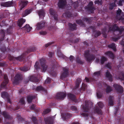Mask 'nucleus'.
Masks as SVG:
<instances>
[{"label": "nucleus", "instance_id": "obj_49", "mask_svg": "<svg viewBox=\"0 0 124 124\" xmlns=\"http://www.w3.org/2000/svg\"><path fill=\"white\" fill-rule=\"evenodd\" d=\"M73 58V57L72 56H71L70 57V60H71Z\"/></svg>", "mask_w": 124, "mask_h": 124}, {"label": "nucleus", "instance_id": "obj_13", "mask_svg": "<svg viewBox=\"0 0 124 124\" xmlns=\"http://www.w3.org/2000/svg\"><path fill=\"white\" fill-rule=\"evenodd\" d=\"M27 2L23 1L20 4V6L21 8H23L27 4Z\"/></svg>", "mask_w": 124, "mask_h": 124}, {"label": "nucleus", "instance_id": "obj_3", "mask_svg": "<svg viewBox=\"0 0 124 124\" xmlns=\"http://www.w3.org/2000/svg\"><path fill=\"white\" fill-rule=\"evenodd\" d=\"M4 78L5 80L3 83L1 84V86L2 87H4L8 83V81L7 75H5L4 77Z\"/></svg>", "mask_w": 124, "mask_h": 124}, {"label": "nucleus", "instance_id": "obj_63", "mask_svg": "<svg viewBox=\"0 0 124 124\" xmlns=\"http://www.w3.org/2000/svg\"><path fill=\"white\" fill-rule=\"evenodd\" d=\"M32 77H31V78H32Z\"/></svg>", "mask_w": 124, "mask_h": 124}, {"label": "nucleus", "instance_id": "obj_22", "mask_svg": "<svg viewBox=\"0 0 124 124\" xmlns=\"http://www.w3.org/2000/svg\"><path fill=\"white\" fill-rule=\"evenodd\" d=\"M8 95V93L5 92H4L2 93L1 96L3 97L4 96L6 97Z\"/></svg>", "mask_w": 124, "mask_h": 124}, {"label": "nucleus", "instance_id": "obj_51", "mask_svg": "<svg viewBox=\"0 0 124 124\" xmlns=\"http://www.w3.org/2000/svg\"><path fill=\"white\" fill-rule=\"evenodd\" d=\"M97 96L98 97H101V96H99V95H98V93H97Z\"/></svg>", "mask_w": 124, "mask_h": 124}, {"label": "nucleus", "instance_id": "obj_20", "mask_svg": "<svg viewBox=\"0 0 124 124\" xmlns=\"http://www.w3.org/2000/svg\"><path fill=\"white\" fill-rule=\"evenodd\" d=\"M106 76L109 79L111 77L110 73L108 71L106 72Z\"/></svg>", "mask_w": 124, "mask_h": 124}, {"label": "nucleus", "instance_id": "obj_58", "mask_svg": "<svg viewBox=\"0 0 124 124\" xmlns=\"http://www.w3.org/2000/svg\"><path fill=\"white\" fill-rule=\"evenodd\" d=\"M113 4V5L114 6H114H115V4Z\"/></svg>", "mask_w": 124, "mask_h": 124}, {"label": "nucleus", "instance_id": "obj_59", "mask_svg": "<svg viewBox=\"0 0 124 124\" xmlns=\"http://www.w3.org/2000/svg\"><path fill=\"white\" fill-rule=\"evenodd\" d=\"M54 19H55V20H56L57 19V18H54Z\"/></svg>", "mask_w": 124, "mask_h": 124}, {"label": "nucleus", "instance_id": "obj_34", "mask_svg": "<svg viewBox=\"0 0 124 124\" xmlns=\"http://www.w3.org/2000/svg\"><path fill=\"white\" fill-rule=\"evenodd\" d=\"M35 107V105L34 104H32L30 107L31 109H33Z\"/></svg>", "mask_w": 124, "mask_h": 124}, {"label": "nucleus", "instance_id": "obj_12", "mask_svg": "<svg viewBox=\"0 0 124 124\" xmlns=\"http://www.w3.org/2000/svg\"><path fill=\"white\" fill-rule=\"evenodd\" d=\"M108 46L112 48L114 51L116 50V46L115 44L114 43L110 44L108 45Z\"/></svg>", "mask_w": 124, "mask_h": 124}, {"label": "nucleus", "instance_id": "obj_24", "mask_svg": "<svg viewBox=\"0 0 124 124\" xmlns=\"http://www.w3.org/2000/svg\"><path fill=\"white\" fill-rule=\"evenodd\" d=\"M98 106L100 108H102L103 107V104L102 102H100L98 103Z\"/></svg>", "mask_w": 124, "mask_h": 124}, {"label": "nucleus", "instance_id": "obj_55", "mask_svg": "<svg viewBox=\"0 0 124 124\" xmlns=\"http://www.w3.org/2000/svg\"><path fill=\"white\" fill-rule=\"evenodd\" d=\"M90 3L91 4H93V2H90Z\"/></svg>", "mask_w": 124, "mask_h": 124}, {"label": "nucleus", "instance_id": "obj_7", "mask_svg": "<svg viewBox=\"0 0 124 124\" xmlns=\"http://www.w3.org/2000/svg\"><path fill=\"white\" fill-rule=\"evenodd\" d=\"M57 96L58 97L57 98H58L61 99L65 97V94L62 93H58Z\"/></svg>", "mask_w": 124, "mask_h": 124}, {"label": "nucleus", "instance_id": "obj_43", "mask_svg": "<svg viewBox=\"0 0 124 124\" xmlns=\"http://www.w3.org/2000/svg\"><path fill=\"white\" fill-rule=\"evenodd\" d=\"M122 2L121 1H120L119 2L118 4L119 5V6H122Z\"/></svg>", "mask_w": 124, "mask_h": 124}, {"label": "nucleus", "instance_id": "obj_5", "mask_svg": "<svg viewBox=\"0 0 124 124\" xmlns=\"http://www.w3.org/2000/svg\"><path fill=\"white\" fill-rule=\"evenodd\" d=\"M39 15L40 18L43 19L45 16V13L44 10H40L39 12Z\"/></svg>", "mask_w": 124, "mask_h": 124}, {"label": "nucleus", "instance_id": "obj_44", "mask_svg": "<svg viewBox=\"0 0 124 124\" xmlns=\"http://www.w3.org/2000/svg\"><path fill=\"white\" fill-rule=\"evenodd\" d=\"M50 43H48L45 45V46L46 47H47L49 45H50Z\"/></svg>", "mask_w": 124, "mask_h": 124}, {"label": "nucleus", "instance_id": "obj_31", "mask_svg": "<svg viewBox=\"0 0 124 124\" xmlns=\"http://www.w3.org/2000/svg\"><path fill=\"white\" fill-rule=\"evenodd\" d=\"M73 111H74L75 112H76L77 111V109L75 107H73L72 108Z\"/></svg>", "mask_w": 124, "mask_h": 124}, {"label": "nucleus", "instance_id": "obj_30", "mask_svg": "<svg viewBox=\"0 0 124 124\" xmlns=\"http://www.w3.org/2000/svg\"><path fill=\"white\" fill-rule=\"evenodd\" d=\"M21 70L23 71H26L28 70V69L25 67L21 69Z\"/></svg>", "mask_w": 124, "mask_h": 124}, {"label": "nucleus", "instance_id": "obj_29", "mask_svg": "<svg viewBox=\"0 0 124 124\" xmlns=\"http://www.w3.org/2000/svg\"><path fill=\"white\" fill-rule=\"evenodd\" d=\"M32 99L31 97H28V98L27 100V101H28V102H30L32 100Z\"/></svg>", "mask_w": 124, "mask_h": 124}, {"label": "nucleus", "instance_id": "obj_9", "mask_svg": "<svg viewBox=\"0 0 124 124\" xmlns=\"http://www.w3.org/2000/svg\"><path fill=\"white\" fill-rule=\"evenodd\" d=\"M23 28L27 32L30 31L32 29V28L30 27L29 25L26 24Z\"/></svg>", "mask_w": 124, "mask_h": 124}, {"label": "nucleus", "instance_id": "obj_26", "mask_svg": "<svg viewBox=\"0 0 124 124\" xmlns=\"http://www.w3.org/2000/svg\"><path fill=\"white\" fill-rule=\"evenodd\" d=\"M51 110L50 109H47L44 111V112L45 114L49 112Z\"/></svg>", "mask_w": 124, "mask_h": 124}, {"label": "nucleus", "instance_id": "obj_4", "mask_svg": "<svg viewBox=\"0 0 124 124\" xmlns=\"http://www.w3.org/2000/svg\"><path fill=\"white\" fill-rule=\"evenodd\" d=\"M114 86L116 89H116L117 90L119 91L120 92H122L123 91V89L121 86H119L118 85H114Z\"/></svg>", "mask_w": 124, "mask_h": 124}, {"label": "nucleus", "instance_id": "obj_25", "mask_svg": "<svg viewBox=\"0 0 124 124\" xmlns=\"http://www.w3.org/2000/svg\"><path fill=\"white\" fill-rule=\"evenodd\" d=\"M81 115L84 116H87L88 115L87 113L85 112H84L83 113H81Z\"/></svg>", "mask_w": 124, "mask_h": 124}, {"label": "nucleus", "instance_id": "obj_8", "mask_svg": "<svg viewBox=\"0 0 124 124\" xmlns=\"http://www.w3.org/2000/svg\"><path fill=\"white\" fill-rule=\"evenodd\" d=\"M66 2V0H60L58 4V5L59 7H61L65 4Z\"/></svg>", "mask_w": 124, "mask_h": 124}, {"label": "nucleus", "instance_id": "obj_45", "mask_svg": "<svg viewBox=\"0 0 124 124\" xmlns=\"http://www.w3.org/2000/svg\"><path fill=\"white\" fill-rule=\"evenodd\" d=\"M110 63H108L107 65V66L108 68H110Z\"/></svg>", "mask_w": 124, "mask_h": 124}, {"label": "nucleus", "instance_id": "obj_38", "mask_svg": "<svg viewBox=\"0 0 124 124\" xmlns=\"http://www.w3.org/2000/svg\"><path fill=\"white\" fill-rule=\"evenodd\" d=\"M38 64V62H36V63L35 64V67L36 69H38V67H37Z\"/></svg>", "mask_w": 124, "mask_h": 124}, {"label": "nucleus", "instance_id": "obj_62", "mask_svg": "<svg viewBox=\"0 0 124 124\" xmlns=\"http://www.w3.org/2000/svg\"><path fill=\"white\" fill-rule=\"evenodd\" d=\"M77 23H79L78 22H77Z\"/></svg>", "mask_w": 124, "mask_h": 124}, {"label": "nucleus", "instance_id": "obj_19", "mask_svg": "<svg viewBox=\"0 0 124 124\" xmlns=\"http://www.w3.org/2000/svg\"><path fill=\"white\" fill-rule=\"evenodd\" d=\"M95 111L99 114H101V111L100 108H96L95 109Z\"/></svg>", "mask_w": 124, "mask_h": 124}, {"label": "nucleus", "instance_id": "obj_14", "mask_svg": "<svg viewBox=\"0 0 124 124\" xmlns=\"http://www.w3.org/2000/svg\"><path fill=\"white\" fill-rule=\"evenodd\" d=\"M68 96L70 99L74 100L75 98V96L71 94H69L68 95Z\"/></svg>", "mask_w": 124, "mask_h": 124}, {"label": "nucleus", "instance_id": "obj_27", "mask_svg": "<svg viewBox=\"0 0 124 124\" xmlns=\"http://www.w3.org/2000/svg\"><path fill=\"white\" fill-rule=\"evenodd\" d=\"M100 74V72L98 71L97 72H96L94 73V76H98Z\"/></svg>", "mask_w": 124, "mask_h": 124}, {"label": "nucleus", "instance_id": "obj_54", "mask_svg": "<svg viewBox=\"0 0 124 124\" xmlns=\"http://www.w3.org/2000/svg\"><path fill=\"white\" fill-rule=\"evenodd\" d=\"M4 113H3V115H4V116L5 117H6V116H5V114Z\"/></svg>", "mask_w": 124, "mask_h": 124}, {"label": "nucleus", "instance_id": "obj_56", "mask_svg": "<svg viewBox=\"0 0 124 124\" xmlns=\"http://www.w3.org/2000/svg\"><path fill=\"white\" fill-rule=\"evenodd\" d=\"M9 100H8V102L9 103H11V102H10L9 101Z\"/></svg>", "mask_w": 124, "mask_h": 124}, {"label": "nucleus", "instance_id": "obj_18", "mask_svg": "<svg viewBox=\"0 0 124 124\" xmlns=\"http://www.w3.org/2000/svg\"><path fill=\"white\" fill-rule=\"evenodd\" d=\"M47 66L44 64H42L41 66V68L42 69V71L43 72L45 71L46 70Z\"/></svg>", "mask_w": 124, "mask_h": 124}, {"label": "nucleus", "instance_id": "obj_41", "mask_svg": "<svg viewBox=\"0 0 124 124\" xmlns=\"http://www.w3.org/2000/svg\"><path fill=\"white\" fill-rule=\"evenodd\" d=\"M19 102L21 103L22 104H24V102L23 99H22L19 101Z\"/></svg>", "mask_w": 124, "mask_h": 124}, {"label": "nucleus", "instance_id": "obj_16", "mask_svg": "<svg viewBox=\"0 0 124 124\" xmlns=\"http://www.w3.org/2000/svg\"><path fill=\"white\" fill-rule=\"evenodd\" d=\"M106 89L105 91L106 92L108 93L111 90V89L110 87L108 85H106Z\"/></svg>", "mask_w": 124, "mask_h": 124}, {"label": "nucleus", "instance_id": "obj_47", "mask_svg": "<svg viewBox=\"0 0 124 124\" xmlns=\"http://www.w3.org/2000/svg\"><path fill=\"white\" fill-rule=\"evenodd\" d=\"M118 39H117V38H114L113 39V40H114V41H116Z\"/></svg>", "mask_w": 124, "mask_h": 124}, {"label": "nucleus", "instance_id": "obj_37", "mask_svg": "<svg viewBox=\"0 0 124 124\" xmlns=\"http://www.w3.org/2000/svg\"><path fill=\"white\" fill-rule=\"evenodd\" d=\"M109 104L110 105H113V102L112 101H110L109 102Z\"/></svg>", "mask_w": 124, "mask_h": 124}, {"label": "nucleus", "instance_id": "obj_6", "mask_svg": "<svg viewBox=\"0 0 124 124\" xmlns=\"http://www.w3.org/2000/svg\"><path fill=\"white\" fill-rule=\"evenodd\" d=\"M25 22L24 19H21L19 20L18 22V24L20 27H21V25Z\"/></svg>", "mask_w": 124, "mask_h": 124}, {"label": "nucleus", "instance_id": "obj_2", "mask_svg": "<svg viewBox=\"0 0 124 124\" xmlns=\"http://www.w3.org/2000/svg\"><path fill=\"white\" fill-rule=\"evenodd\" d=\"M63 71L64 72L62 74L61 76V78H62L67 76L68 74V70L67 69L65 68L63 69Z\"/></svg>", "mask_w": 124, "mask_h": 124}, {"label": "nucleus", "instance_id": "obj_10", "mask_svg": "<svg viewBox=\"0 0 124 124\" xmlns=\"http://www.w3.org/2000/svg\"><path fill=\"white\" fill-rule=\"evenodd\" d=\"M11 5V2H7L1 4V6L5 7H9Z\"/></svg>", "mask_w": 124, "mask_h": 124}, {"label": "nucleus", "instance_id": "obj_50", "mask_svg": "<svg viewBox=\"0 0 124 124\" xmlns=\"http://www.w3.org/2000/svg\"><path fill=\"white\" fill-rule=\"evenodd\" d=\"M112 5V4H111L110 5V8L111 9H112L113 8H111V7Z\"/></svg>", "mask_w": 124, "mask_h": 124}, {"label": "nucleus", "instance_id": "obj_21", "mask_svg": "<svg viewBox=\"0 0 124 124\" xmlns=\"http://www.w3.org/2000/svg\"><path fill=\"white\" fill-rule=\"evenodd\" d=\"M94 58V56H90L89 57V58H87V60L90 61L91 60H93Z\"/></svg>", "mask_w": 124, "mask_h": 124}, {"label": "nucleus", "instance_id": "obj_64", "mask_svg": "<svg viewBox=\"0 0 124 124\" xmlns=\"http://www.w3.org/2000/svg\"><path fill=\"white\" fill-rule=\"evenodd\" d=\"M116 28H117V29H118V28H117V27H116Z\"/></svg>", "mask_w": 124, "mask_h": 124}, {"label": "nucleus", "instance_id": "obj_11", "mask_svg": "<svg viewBox=\"0 0 124 124\" xmlns=\"http://www.w3.org/2000/svg\"><path fill=\"white\" fill-rule=\"evenodd\" d=\"M105 54L112 58H113L114 57V54L110 51H108L105 53Z\"/></svg>", "mask_w": 124, "mask_h": 124}, {"label": "nucleus", "instance_id": "obj_42", "mask_svg": "<svg viewBox=\"0 0 124 124\" xmlns=\"http://www.w3.org/2000/svg\"><path fill=\"white\" fill-rule=\"evenodd\" d=\"M19 77V74H17L16 75V76H15V78L16 79L17 78H18Z\"/></svg>", "mask_w": 124, "mask_h": 124}, {"label": "nucleus", "instance_id": "obj_40", "mask_svg": "<svg viewBox=\"0 0 124 124\" xmlns=\"http://www.w3.org/2000/svg\"><path fill=\"white\" fill-rule=\"evenodd\" d=\"M53 10L52 9H51L49 10V12L50 14L51 15H53Z\"/></svg>", "mask_w": 124, "mask_h": 124}, {"label": "nucleus", "instance_id": "obj_28", "mask_svg": "<svg viewBox=\"0 0 124 124\" xmlns=\"http://www.w3.org/2000/svg\"><path fill=\"white\" fill-rule=\"evenodd\" d=\"M50 80L51 79L50 78H48L45 80V83H49L50 82Z\"/></svg>", "mask_w": 124, "mask_h": 124}, {"label": "nucleus", "instance_id": "obj_53", "mask_svg": "<svg viewBox=\"0 0 124 124\" xmlns=\"http://www.w3.org/2000/svg\"><path fill=\"white\" fill-rule=\"evenodd\" d=\"M122 29V30L123 31H124V27H123Z\"/></svg>", "mask_w": 124, "mask_h": 124}, {"label": "nucleus", "instance_id": "obj_33", "mask_svg": "<svg viewBox=\"0 0 124 124\" xmlns=\"http://www.w3.org/2000/svg\"><path fill=\"white\" fill-rule=\"evenodd\" d=\"M58 56L60 57H62L63 58H65V56L61 53H60V54L58 55Z\"/></svg>", "mask_w": 124, "mask_h": 124}, {"label": "nucleus", "instance_id": "obj_48", "mask_svg": "<svg viewBox=\"0 0 124 124\" xmlns=\"http://www.w3.org/2000/svg\"><path fill=\"white\" fill-rule=\"evenodd\" d=\"M121 44L122 45H124V40L123 41L121 42Z\"/></svg>", "mask_w": 124, "mask_h": 124}, {"label": "nucleus", "instance_id": "obj_32", "mask_svg": "<svg viewBox=\"0 0 124 124\" xmlns=\"http://www.w3.org/2000/svg\"><path fill=\"white\" fill-rule=\"evenodd\" d=\"M121 10L120 9H119L118 10L117 12V15H119L121 12Z\"/></svg>", "mask_w": 124, "mask_h": 124}, {"label": "nucleus", "instance_id": "obj_60", "mask_svg": "<svg viewBox=\"0 0 124 124\" xmlns=\"http://www.w3.org/2000/svg\"><path fill=\"white\" fill-rule=\"evenodd\" d=\"M77 86L78 87V84H77Z\"/></svg>", "mask_w": 124, "mask_h": 124}, {"label": "nucleus", "instance_id": "obj_17", "mask_svg": "<svg viewBox=\"0 0 124 124\" xmlns=\"http://www.w3.org/2000/svg\"><path fill=\"white\" fill-rule=\"evenodd\" d=\"M71 116V115L69 114H67L65 116H62V117L63 119H66L69 118Z\"/></svg>", "mask_w": 124, "mask_h": 124}, {"label": "nucleus", "instance_id": "obj_46", "mask_svg": "<svg viewBox=\"0 0 124 124\" xmlns=\"http://www.w3.org/2000/svg\"><path fill=\"white\" fill-rule=\"evenodd\" d=\"M85 80L87 82H88L89 81L88 78H85Z\"/></svg>", "mask_w": 124, "mask_h": 124}, {"label": "nucleus", "instance_id": "obj_15", "mask_svg": "<svg viewBox=\"0 0 124 124\" xmlns=\"http://www.w3.org/2000/svg\"><path fill=\"white\" fill-rule=\"evenodd\" d=\"M32 11V9H30L29 10H26L25 11V14L24 15H23V16H27V15L30 13Z\"/></svg>", "mask_w": 124, "mask_h": 124}, {"label": "nucleus", "instance_id": "obj_36", "mask_svg": "<svg viewBox=\"0 0 124 124\" xmlns=\"http://www.w3.org/2000/svg\"><path fill=\"white\" fill-rule=\"evenodd\" d=\"M37 89L39 90H42L43 88L41 86H39L37 88Z\"/></svg>", "mask_w": 124, "mask_h": 124}, {"label": "nucleus", "instance_id": "obj_52", "mask_svg": "<svg viewBox=\"0 0 124 124\" xmlns=\"http://www.w3.org/2000/svg\"><path fill=\"white\" fill-rule=\"evenodd\" d=\"M99 61V59H97V60L96 61V62H98Z\"/></svg>", "mask_w": 124, "mask_h": 124}, {"label": "nucleus", "instance_id": "obj_1", "mask_svg": "<svg viewBox=\"0 0 124 124\" xmlns=\"http://www.w3.org/2000/svg\"><path fill=\"white\" fill-rule=\"evenodd\" d=\"M44 23L43 22L38 23L37 24L36 29L37 30H39L41 29L44 26Z\"/></svg>", "mask_w": 124, "mask_h": 124}, {"label": "nucleus", "instance_id": "obj_61", "mask_svg": "<svg viewBox=\"0 0 124 124\" xmlns=\"http://www.w3.org/2000/svg\"><path fill=\"white\" fill-rule=\"evenodd\" d=\"M31 81H33V80H32V79H31Z\"/></svg>", "mask_w": 124, "mask_h": 124}, {"label": "nucleus", "instance_id": "obj_35", "mask_svg": "<svg viewBox=\"0 0 124 124\" xmlns=\"http://www.w3.org/2000/svg\"><path fill=\"white\" fill-rule=\"evenodd\" d=\"M46 32L45 31H42L40 32V34L42 35H44L45 34H46Z\"/></svg>", "mask_w": 124, "mask_h": 124}, {"label": "nucleus", "instance_id": "obj_23", "mask_svg": "<svg viewBox=\"0 0 124 124\" xmlns=\"http://www.w3.org/2000/svg\"><path fill=\"white\" fill-rule=\"evenodd\" d=\"M106 60V58L103 57H102L101 60V63H103L104 61H105Z\"/></svg>", "mask_w": 124, "mask_h": 124}, {"label": "nucleus", "instance_id": "obj_39", "mask_svg": "<svg viewBox=\"0 0 124 124\" xmlns=\"http://www.w3.org/2000/svg\"><path fill=\"white\" fill-rule=\"evenodd\" d=\"M89 51H87V52L88 53H87L86 52H85V56L86 57H87L88 56V53Z\"/></svg>", "mask_w": 124, "mask_h": 124}, {"label": "nucleus", "instance_id": "obj_57", "mask_svg": "<svg viewBox=\"0 0 124 124\" xmlns=\"http://www.w3.org/2000/svg\"><path fill=\"white\" fill-rule=\"evenodd\" d=\"M123 52L124 53V48L123 49Z\"/></svg>", "mask_w": 124, "mask_h": 124}]
</instances>
